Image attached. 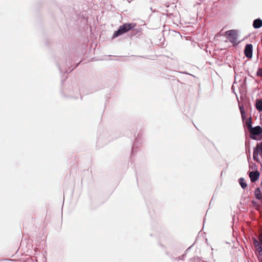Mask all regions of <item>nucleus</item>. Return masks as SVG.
I'll return each instance as SVG.
<instances>
[{"label":"nucleus","instance_id":"12","mask_svg":"<svg viewBox=\"0 0 262 262\" xmlns=\"http://www.w3.org/2000/svg\"><path fill=\"white\" fill-rule=\"evenodd\" d=\"M239 184H240L241 187H242V188L245 189L247 187V185L246 183L245 182V180L244 178H240L239 179Z\"/></svg>","mask_w":262,"mask_h":262},{"label":"nucleus","instance_id":"8","mask_svg":"<svg viewBox=\"0 0 262 262\" xmlns=\"http://www.w3.org/2000/svg\"><path fill=\"white\" fill-rule=\"evenodd\" d=\"M254 245L255 247H257L259 256H262V248L260 246L259 244L256 239L254 240Z\"/></svg>","mask_w":262,"mask_h":262},{"label":"nucleus","instance_id":"16","mask_svg":"<svg viewBox=\"0 0 262 262\" xmlns=\"http://www.w3.org/2000/svg\"><path fill=\"white\" fill-rule=\"evenodd\" d=\"M242 115V118L244 119L245 118V114H241Z\"/></svg>","mask_w":262,"mask_h":262},{"label":"nucleus","instance_id":"5","mask_svg":"<svg viewBox=\"0 0 262 262\" xmlns=\"http://www.w3.org/2000/svg\"><path fill=\"white\" fill-rule=\"evenodd\" d=\"M253 46L252 44H247L244 50V54L248 58H251L252 57Z\"/></svg>","mask_w":262,"mask_h":262},{"label":"nucleus","instance_id":"9","mask_svg":"<svg viewBox=\"0 0 262 262\" xmlns=\"http://www.w3.org/2000/svg\"><path fill=\"white\" fill-rule=\"evenodd\" d=\"M255 196L258 200H262V194L261 193L259 188H257L255 189L254 192Z\"/></svg>","mask_w":262,"mask_h":262},{"label":"nucleus","instance_id":"10","mask_svg":"<svg viewBox=\"0 0 262 262\" xmlns=\"http://www.w3.org/2000/svg\"><path fill=\"white\" fill-rule=\"evenodd\" d=\"M255 106L258 111L259 112L262 111V100H257Z\"/></svg>","mask_w":262,"mask_h":262},{"label":"nucleus","instance_id":"7","mask_svg":"<svg viewBox=\"0 0 262 262\" xmlns=\"http://www.w3.org/2000/svg\"><path fill=\"white\" fill-rule=\"evenodd\" d=\"M253 27L255 29H258L262 27V20L257 18L254 20L253 24Z\"/></svg>","mask_w":262,"mask_h":262},{"label":"nucleus","instance_id":"13","mask_svg":"<svg viewBox=\"0 0 262 262\" xmlns=\"http://www.w3.org/2000/svg\"><path fill=\"white\" fill-rule=\"evenodd\" d=\"M257 74L258 76L262 77V68L258 70Z\"/></svg>","mask_w":262,"mask_h":262},{"label":"nucleus","instance_id":"3","mask_svg":"<svg viewBox=\"0 0 262 262\" xmlns=\"http://www.w3.org/2000/svg\"><path fill=\"white\" fill-rule=\"evenodd\" d=\"M249 131L251 134L250 136V138L253 140H257L255 136L262 133V128L259 126H257L254 127H252Z\"/></svg>","mask_w":262,"mask_h":262},{"label":"nucleus","instance_id":"2","mask_svg":"<svg viewBox=\"0 0 262 262\" xmlns=\"http://www.w3.org/2000/svg\"><path fill=\"white\" fill-rule=\"evenodd\" d=\"M226 35L228 40L233 44H236L237 39V32L234 30H231L226 32Z\"/></svg>","mask_w":262,"mask_h":262},{"label":"nucleus","instance_id":"17","mask_svg":"<svg viewBox=\"0 0 262 262\" xmlns=\"http://www.w3.org/2000/svg\"><path fill=\"white\" fill-rule=\"evenodd\" d=\"M261 261H262V256H261Z\"/></svg>","mask_w":262,"mask_h":262},{"label":"nucleus","instance_id":"14","mask_svg":"<svg viewBox=\"0 0 262 262\" xmlns=\"http://www.w3.org/2000/svg\"><path fill=\"white\" fill-rule=\"evenodd\" d=\"M259 239L262 245V232L259 235Z\"/></svg>","mask_w":262,"mask_h":262},{"label":"nucleus","instance_id":"11","mask_svg":"<svg viewBox=\"0 0 262 262\" xmlns=\"http://www.w3.org/2000/svg\"><path fill=\"white\" fill-rule=\"evenodd\" d=\"M245 124H246V125L248 129L249 130L252 127V121L251 118H248L245 122Z\"/></svg>","mask_w":262,"mask_h":262},{"label":"nucleus","instance_id":"4","mask_svg":"<svg viewBox=\"0 0 262 262\" xmlns=\"http://www.w3.org/2000/svg\"><path fill=\"white\" fill-rule=\"evenodd\" d=\"M258 154L262 157V142L260 143H257L256 146L254 149L253 159L257 162L259 161Z\"/></svg>","mask_w":262,"mask_h":262},{"label":"nucleus","instance_id":"15","mask_svg":"<svg viewBox=\"0 0 262 262\" xmlns=\"http://www.w3.org/2000/svg\"><path fill=\"white\" fill-rule=\"evenodd\" d=\"M239 108H240L241 114H245V112H244V108L241 107H240Z\"/></svg>","mask_w":262,"mask_h":262},{"label":"nucleus","instance_id":"1","mask_svg":"<svg viewBox=\"0 0 262 262\" xmlns=\"http://www.w3.org/2000/svg\"><path fill=\"white\" fill-rule=\"evenodd\" d=\"M136 26L135 23H125L120 26L117 31L115 32L113 35V38H116L125 33L128 32L129 30L134 29Z\"/></svg>","mask_w":262,"mask_h":262},{"label":"nucleus","instance_id":"6","mask_svg":"<svg viewBox=\"0 0 262 262\" xmlns=\"http://www.w3.org/2000/svg\"><path fill=\"white\" fill-rule=\"evenodd\" d=\"M249 176L251 182H254L258 179L259 172L258 171H251L250 172Z\"/></svg>","mask_w":262,"mask_h":262}]
</instances>
